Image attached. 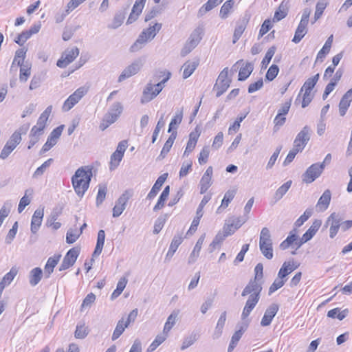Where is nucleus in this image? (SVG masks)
I'll list each match as a JSON object with an SVG mask.
<instances>
[{
  "label": "nucleus",
  "mask_w": 352,
  "mask_h": 352,
  "mask_svg": "<svg viewBox=\"0 0 352 352\" xmlns=\"http://www.w3.org/2000/svg\"><path fill=\"white\" fill-rule=\"evenodd\" d=\"M261 283L251 279L243 289L241 296L245 297L250 295L241 314V320L248 318L252 311L254 309L260 299L262 291Z\"/></svg>",
  "instance_id": "1"
},
{
  "label": "nucleus",
  "mask_w": 352,
  "mask_h": 352,
  "mask_svg": "<svg viewBox=\"0 0 352 352\" xmlns=\"http://www.w3.org/2000/svg\"><path fill=\"white\" fill-rule=\"evenodd\" d=\"M92 177V169L89 166L78 168L72 177V183L75 192L82 197L89 186Z\"/></svg>",
  "instance_id": "2"
},
{
  "label": "nucleus",
  "mask_w": 352,
  "mask_h": 352,
  "mask_svg": "<svg viewBox=\"0 0 352 352\" xmlns=\"http://www.w3.org/2000/svg\"><path fill=\"white\" fill-rule=\"evenodd\" d=\"M161 28L162 24L155 23L153 25H150L148 28L143 30L135 42L131 46L130 51L135 52L141 50L148 41L155 38Z\"/></svg>",
  "instance_id": "3"
},
{
  "label": "nucleus",
  "mask_w": 352,
  "mask_h": 352,
  "mask_svg": "<svg viewBox=\"0 0 352 352\" xmlns=\"http://www.w3.org/2000/svg\"><path fill=\"white\" fill-rule=\"evenodd\" d=\"M123 111V105L120 102H113L107 112L104 115L100 124L99 128L101 131H104L111 124L117 121Z\"/></svg>",
  "instance_id": "4"
},
{
  "label": "nucleus",
  "mask_w": 352,
  "mask_h": 352,
  "mask_svg": "<svg viewBox=\"0 0 352 352\" xmlns=\"http://www.w3.org/2000/svg\"><path fill=\"white\" fill-rule=\"evenodd\" d=\"M259 248L263 255L267 259L273 258L272 240L270 230L265 227L262 228L259 238Z\"/></svg>",
  "instance_id": "5"
},
{
  "label": "nucleus",
  "mask_w": 352,
  "mask_h": 352,
  "mask_svg": "<svg viewBox=\"0 0 352 352\" xmlns=\"http://www.w3.org/2000/svg\"><path fill=\"white\" fill-rule=\"evenodd\" d=\"M311 10L308 8L303 9L301 20L296 30L292 41L298 43L307 32V24L309 22Z\"/></svg>",
  "instance_id": "6"
},
{
  "label": "nucleus",
  "mask_w": 352,
  "mask_h": 352,
  "mask_svg": "<svg viewBox=\"0 0 352 352\" xmlns=\"http://www.w3.org/2000/svg\"><path fill=\"white\" fill-rule=\"evenodd\" d=\"M201 31L200 29H195L190 35L184 47L181 50V56L184 57L188 54L201 40Z\"/></svg>",
  "instance_id": "7"
},
{
  "label": "nucleus",
  "mask_w": 352,
  "mask_h": 352,
  "mask_svg": "<svg viewBox=\"0 0 352 352\" xmlns=\"http://www.w3.org/2000/svg\"><path fill=\"white\" fill-rule=\"evenodd\" d=\"M88 88L80 87L77 89L65 101L62 109L63 111H69L79 100L87 93Z\"/></svg>",
  "instance_id": "8"
},
{
  "label": "nucleus",
  "mask_w": 352,
  "mask_h": 352,
  "mask_svg": "<svg viewBox=\"0 0 352 352\" xmlns=\"http://www.w3.org/2000/svg\"><path fill=\"white\" fill-rule=\"evenodd\" d=\"M324 169V164H313L302 175V181L307 184L313 182L316 179L320 177Z\"/></svg>",
  "instance_id": "9"
},
{
  "label": "nucleus",
  "mask_w": 352,
  "mask_h": 352,
  "mask_svg": "<svg viewBox=\"0 0 352 352\" xmlns=\"http://www.w3.org/2000/svg\"><path fill=\"white\" fill-rule=\"evenodd\" d=\"M310 128L308 126H305L297 134L293 146L302 151L310 140Z\"/></svg>",
  "instance_id": "10"
},
{
  "label": "nucleus",
  "mask_w": 352,
  "mask_h": 352,
  "mask_svg": "<svg viewBox=\"0 0 352 352\" xmlns=\"http://www.w3.org/2000/svg\"><path fill=\"white\" fill-rule=\"evenodd\" d=\"M242 65L239 69L238 80L239 81H243L246 80L253 72L254 65L250 62H246L245 63H244L243 60H239L232 66V69L236 71V65Z\"/></svg>",
  "instance_id": "11"
},
{
  "label": "nucleus",
  "mask_w": 352,
  "mask_h": 352,
  "mask_svg": "<svg viewBox=\"0 0 352 352\" xmlns=\"http://www.w3.org/2000/svg\"><path fill=\"white\" fill-rule=\"evenodd\" d=\"M79 54V50L74 47L70 50H67L63 54L61 58L57 61L56 65L60 68L66 67L71 63Z\"/></svg>",
  "instance_id": "12"
},
{
  "label": "nucleus",
  "mask_w": 352,
  "mask_h": 352,
  "mask_svg": "<svg viewBox=\"0 0 352 352\" xmlns=\"http://www.w3.org/2000/svg\"><path fill=\"white\" fill-rule=\"evenodd\" d=\"M143 62L141 59H138L133 62L122 71L118 77V82H122L126 78L136 74L140 71Z\"/></svg>",
  "instance_id": "13"
},
{
  "label": "nucleus",
  "mask_w": 352,
  "mask_h": 352,
  "mask_svg": "<svg viewBox=\"0 0 352 352\" xmlns=\"http://www.w3.org/2000/svg\"><path fill=\"white\" fill-rule=\"evenodd\" d=\"M80 253V250L78 248H73L70 249L63 258V260L59 267V270H65L72 267L76 262Z\"/></svg>",
  "instance_id": "14"
},
{
  "label": "nucleus",
  "mask_w": 352,
  "mask_h": 352,
  "mask_svg": "<svg viewBox=\"0 0 352 352\" xmlns=\"http://www.w3.org/2000/svg\"><path fill=\"white\" fill-rule=\"evenodd\" d=\"M242 320L243 322L240 324L239 329L236 331L232 336L231 341L228 348V352H232L236 346L239 341L242 337V335L246 331L249 325V320L247 318Z\"/></svg>",
  "instance_id": "15"
},
{
  "label": "nucleus",
  "mask_w": 352,
  "mask_h": 352,
  "mask_svg": "<svg viewBox=\"0 0 352 352\" xmlns=\"http://www.w3.org/2000/svg\"><path fill=\"white\" fill-rule=\"evenodd\" d=\"M131 197V194L129 191L123 192L116 202V205L113 208V217H118L123 211L125 210L126 204Z\"/></svg>",
  "instance_id": "16"
},
{
  "label": "nucleus",
  "mask_w": 352,
  "mask_h": 352,
  "mask_svg": "<svg viewBox=\"0 0 352 352\" xmlns=\"http://www.w3.org/2000/svg\"><path fill=\"white\" fill-rule=\"evenodd\" d=\"M341 221H342V219L339 217V214H336V212H333L327 218L325 226H328L329 225H330V228H329L330 238L333 239L336 236V234L338 232V230L341 226Z\"/></svg>",
  "instance_id": "17"
},
{
  "label": "nucleus",
  "mask_w": 352,
  "mask_h": 352,
  "mask_svg": "<svg viewBox=\"0 0 352 352\" xmlns=\"http://www.w3.org/2000/svg\"><path fill=\"white\" fill-rule=\"evenodd\" d=\"M250 16L245 15L242 19H239L236 23L234 31L232 43L234 44L240 38L242 34L245 31L248 24Z\"/></svg>",
  "instance_id": "18"
},
{
  "label": "nucleus",
  "mask_w": 352,
  "mask_h": 352,
  "mask_svg": "<svg viewBox=\"0 0 352 352\" xmlns=\"http://www.w3.org/2000/svg\"><path fill=\"white\" fill-rule=\"evenodd\" d=\"M278 311V305L273 303L270 305L265 311L264 316L261 321L262 327H266L271 324L272 319Z\"/></svg>",
  "instance_id": "19"
},
{
  "label": "nucleus",
  "mask_w": 352,
  "mask_h": 352,
  "mask_svg": "<svg viewBox=\"0 0 352 352\" xmlns=\"http://www.w3.org/2000/svg\"><path fill=\"white\" fill-rule=\"evenodd\" d=\"M213 173V169L212 166L208 167L206 172L203 175L200 182H199V186H200V193L204 194L205 193L208 189L212 185V176Z\"/></svg>",
  "instance_id": "20"
},
{
  "label": "nucleus",
  "mask_w": 352,
  "mask_h": 352,
  "mask_svg": "<svg viewBox=\"0 0 352 352\" xmlns=\"http://www.w3.org/2000/svg\"><path fill=\"white\" fill-rule=\"evenodd\" d=\"M44 215V208L36 209L32 217L31 220V232L33 234H35L38 230Z\"/></svg>",
  "instance_id": "21"
},
{
  "label": "nucleus",
  "mask_w": 352,
  "mask_h": 352,
  "mask_svg": "<svg viewBox=\"0 0 352 352\" xmlns=\"http://www.w3.org/2000/svg\"><path fill=\"white\" fill-rule=\"evenodd\" d=\"M299 266L293 260L285 261L278 271V276L280 278L287 279V276L294 272Z\"/></svg>",
  "instance_id": "22"
},
{
  "label": "nucleus",
  "mask_w": 352,
  "mask_h": 352,
  "mask_svg": "<svg viewBox=\"0 0 352 352\" xmlns=\"http://www.w3.org/2000/svg\"><path fill=\"white\" fill-rule=\"evenodd\" d=\"M351 102L352 89H350L344 94L339 103V113L341 116H344L346 114Z\"/></svg>",
  "instance_id": "23"
},
{
  "label": "nucleus",
  "mask_w": 352,
  "mask_h": 352,
  "mask_svg": "<svg viewBox=\"0 0 352 352\" xmlns=\"http://www.w3.org/2000/svg\"><path fill=\"white\" fill-rule=\"evenodd\" d=\"M156 96L157 94L153 89V84L152 82H148L143 89L140 102L142 104H146L153 100Z\"/></svg>",
  "instance_id": "24"
},
{
  "label": "nucleus",
  "mask_w": 352,
  "mask_h": 352,
  "mask_svg": "<svg viewBox=\"0 0 352 352\" xmlns=\"http://www.w3.org/2000/svg\"><path fill=\"white\" fill-rule=\"evenodd\" d=\"M206 238V234H203L200 236L199 239L197 240L193 250L192 251L191 254H190L188 260V263L189 264H192L195 263L197 258L199 257V252L201 250L202 245L204 243V241Z\"/></svg>",
  "instance_id": "25"
},
{
  "label": "nucleus",
  "mask_w": 352,
  "mask_h": 352,
  "mask_svg": "<svg viewBox=\"0 0 352 352\" xmlns=\"http://www.w3.org/2000/svg\"><path fill=\"white\" fill-rule=\"evenodd\" d=\"M288 9L289 1H283L275 12L273 20L274 21H279L284 19L287 14Z\"/></svg>",
  "instance_id": "26"
},
{
  "label": "nucleus",
  "mask_w": 352,
  "mask_h": 352,
  "mask_svg": "<svg viewBox=\"0 0 352 352\" xmlns=\"http://www.w3.org/2000/svg\"><path fill=\"white\" fill-rule=\"evenodd\" d=\"M226 317H227V313L226 311H224L223 312L221 313V314L217 321L214 333L212 334V338L214 340H217V339L221 337V336L222 335L223 329V327L225 325V322L226 320Z\"/></svg>",
  "instance_id": "27"
},
{
  "label": "nucleus",
  "mask_w": 352,
  "mask_h": 352,
  "mask_svg": "<svg viewBox=\"0 0 352 352\" xmlns=\"http://www.w3.org/2000/svg\"><path fill=\"white\" fill-rule=\"evenodd\" d=\"M183 241V238L182 235H175L170 245L169 250L166 255V260L170 261V258L174 255L175 252H176L177 249L178 248L179 245L182 243Z\"/></svg>",
  "instance_id": "28"
},
{
  "label": "nucleus",
  "mask_w": 352,
  "mask_h": 352,
  "mask_svg": "<svg viewBox=\"0 0 352 352\" xmlns=\"http://www.w3.org/2000/svg\"><path fill=\"white\" fill-rule=\"evenodd\" d=\"M60 255L50 257L45 266L44 274L45 278H48L53 272L54 267L58 264Z\"/></svg>",
  "instance_id": "29"
},
{
  "label": "nucleus",
  "mask_w": 352,
  "mask_h": 352,
  "mask_svg": "<svg viewBox=\"0 0 352 352\" xmlns=\"http://www.w3.org/2000/svg\"><path fill=\"white\" fill-rule=\"evenodd\" d=\"M179 311L174 310L170 316L168 317L167 320L164 324L163 333L164 334L168 335V332L171 330L173 326L175 324Z\"/></svg>",
  "instance_id": "30"
},
{
  "label": "nucleus",
  "mask_w": 352,
  "mask_h": 352,
  "mask_svg": "<svg viewBox=\"0 0 352 352\" xmlns=\"http://www.w3.org/2000/svg\"><path fill=\"white\" fill-rule=\"evenodd\" d=\"M331 193L329 190H326L322 195V196L318 199V201L317 203V207L320 208V210L324 211L325 210L331 201Z\"/></svg>",
  "instance_id": "31"
},
{
  "label": "nucleus",
  "mask_w": 352,
  "mask_h": 352,
  "mask_svg": "<svg viewBox=\"0 0 352 352\" xmlns=\"http://www.w3.org/2000/svg\"><path fill=\"white\" fill-rule=\"evenodd\" d=\"M43 271L40 267L33 268L29 276V283L32 286H36L41 280Z\"/></svg>",
  "instance_id": "32"
},
{
  "label": "nucleus",
  "mask_w": 352,
  "mask_h": 352,
  "mask_svg": "<svg viewBox=\"0 0 352 352\" xmlns=\"http://www.w3.org/2000/svg\"><path fill=\"white\" fill-rule=\"evenodd\" d=\"M60 213H61L60 210H58L56 209L54 210L47 220V222H46L47 226L52 227V229L54 230L59 229L61 226V223L59 222H56V221L58 219V217Z\"/></svg>",
  "instance_id": "33"
},
{
  "label": "nucleus",
  "mask_w": 352,
  "mask_h": 352,
  "mask_svg": "<svg viewBox=\"0 0 352 352\" xmlns=\"http://www.w3.org/2000/svg\"><path fill=\"white\" fill-rule=\"evenodd\" d=\"M198 65V61H186L182 67V69H184L183 78L186 79L190 76L197 67Z\"/></svg>",
  "instance_id": "34"
},
{
  "label": "nucleus",
  "mask_w": 352,
  "mask_h": 352,
  "mask_svg": "<svg viewBox=\"0 0 352 352\" xmlns=\"http://www.w3.org/2000/svg\"><path fill=\"white\" fill-rule=\"evenodd\" d=\"M43 131L38 129L36 127L32 128L29 135L30 140L28 142V149H30L39 141L40 137L43 134Z\"/></svg>",
  "instance_id": "35"
},
{
  "label": "nucleus",
  "mask_w": 352,
  "mask_h": 352,
  "mask_svg": "<svg viewBox=\"0 0 352 352\" xmlns=\"http://www.w3.org/2000/svg\"><path fill=\"white\" fill-rule=\"evenodd\" d=\"M333 36L332 34L328 37L322 48L318 52L317 54V60L322 61L326 55L329 52L333 43Z\"/></svg>",
  "instance_id": "36"
},
{
  "label": "nucleus",
  "mask_w": 352,
  "mask_h": 352,
  "mask_svg": "<svg viewBox=\"0 0 352 352\" xmlns=\"http://www.w3.org/2000/svg\"><path fill=\"white\" fill-rule=\"evenodd\" d=\"M169 193H170V186H166L164 188V189L163 190L162 192L161 193L157 204H155V206L153 208L154 211L160 210L164 206L165 201L168 199Z\"/></svg>",
  "instance_id": "37"
},
{
  "label": "nucleus",
  "mask_w": 352,
  "mask_h": 352,
  "mask_svg": "<svg viewBox=\"0 0 352 352\" xmlns=\"http://www.w3.org/2000/svg\"><path fill=\"white\" fill-rule=\"evenodd\" d=\"M230 81H217L216 80V83L213 87V91H216V97L219 98L221 95H223L230 87Z\"/></svg>",
  "instance_id": "38"
},
{
  "label": "nucleus",
  "mask_w": 352,
  "mask_h": 352,
  "mask_svg": "<svg viewBox=\"0 0 352 352\" xmlns=\"http://www.w3.org/2000/svg\"><path fill=\"white\" fill-rule=\"evenodd\" d=\"M292 182L289 180L280 186L274 195V199L275 201H278L282 199V197L286 194L289 188L291 187Z\"/></svg>",
  "instance_id": "39"
},
{
  "label": "nucleus",
  "mask_w": 352,
  "mask_h": 352,
  "mask_svg": "<svg viewBox=\"0 0 352 352\" xmlns=\"http://www.w3.org/2000/svg\"><path fill=\"white\" fill-rule=\"evenodd\" d=\"M144 7L140 6L133 5L129 16L126 21V24H131L135 22L141 14Z\"/></svg>",
  "instance_id": "40"
},
{
  "label": "nucleus",
  "mask_w": 352,
  "mask_h": 352,
  "mask_svg": "<svg viewBox=\"0 0 352 352\" xmlns=\"http://www.w3.org/2000/svg\"><path fill=\"white\" fill-rule=\"evenodd\" d=\"M183 118V110H177L175 113V116L171 120L168 132L170 133L173 129H176L177 126L182 122Z\"/></svg>",
  "instance_id": "41"
},
{
  "label": "nucleus",
  "mask_w": 352,
  "mask_h": 352,
  "mask_svg": "<svg viewBox=\"0 0 352 352\" xmlns=\"http://www.w3.org/2000/svg\"><path fill=\"white\" fill-rule=\"evenodd\" d=\"M127 281L128 280L126 277L120 278L117 284L116 289L111 294V298L112 300L116 298L122 294V292H123L124 289L126 285Z\"/></svg>",
  "instance_id": "42"
},
{
  "label": "nucleus",
  "mask_w": 352,
  "mask_h": 352,
  "mask_svg": "<svg viewBox=\"0 0 352 352\" xmlns=\"http://www.w3.org/2000/svg\"><path fill=\"white\" fill-rule=\"evenodd\" d=\"M234 0L226 1L221 8L219 15L221 19H226L233 8Z\"/></svg>",
  "instance_id": "43"
},
{
  "label": "nucleus",
  "mask_w": 352,
  "mask_h": 352,
  "mask_svg": "<svg viewBox=\"0 0 352 352\" xmlns=\"http://www.w3.org/2000/svg\"><path fill=\"white\" fill-rule=\"evenodd\" d=\"M64 128V125H60L56 129H54L50 134V135L47 138V141L53 144L54 145H56L57 143L58 140L59 139L60 136L62 134L63 130Z\"/></svg>",
  "instance_id": "44"
},
{
  "label": "nucleus",
  "mask_w": 352,
  "mask_h": 352,
  "mask_svg": "<svg viewBox=\"0 0 352 352\" xmlns=\"http://www.w3.org/2000/svg\"><path fill=\"white\" fill-rule=\"evenodd\" d=\"M168 218V214H161L155 221L154 224L153 233L158 234L163 228L165 223Z\"/></svg>",
  "instance_id": "45"
},
{
  "label": "nucleus",
  "mask_w": 352,
  "mask_h": 352,
  "mask_svg": "<svg viewBox=\"0 0 352 352\" xmlns=\"http://www.w3.org/2000/svg\"><path fill=\"white\" fill-rule=\"evenodd\" d=\"M167 336L168 335L164 334V333L162 334L157 335L147 349V351L152 352L155 351L162 343L166 340Z\"/></svg>",
  "instance_id": "46"
},
{
  "label": "nucleus",
  "mask_w": 352,
  "mask_h": 352,
  "mask_svg": "<svg viewBox=\"0 0 352 352\" xmlns=\"http://www.w3.org/2000/svg\"><path fill=\"white\" fill-rule=\"evenodd\" d=\"M319 74H316L311 78H309L304 83L302 87L301 88L300 91H311L312 89L314 87L316 84L317 83L319 79Z\"/></svg>",
  "instance_id": "47"
},
{
  "label": "nucleus",
  "mask_w": 352,
  "mask_h": 352,
  "mask_svg": "<svg viewBox=\"0 0 352 352\" xmlns=\"http://www.w3.org/2000/svg\"><path fill=\"white\" fill-rule=\"evenodd\" d=\"M124 155L119 153L118 152L114 151L111 155V160L109 163V169L113 170L116 169L122 161Z\"/></svg>",
  "instance_id": "48"
},
{
  "label": "nucleus",
  "mask_w": 352,
  "mask_h": 352,
  "mask_svg": "<svg viewBox=\"0 0 352 352\" xmlns=\"http://www.w3.org/2000/svg\"><path fill=\"white\" fill-rule=\"evenodd\" d=\"M276 48L275 46H272L267 50L265 57L263 58V59L261 61V67L263 69L267 68V67L269 65V63H270L272 57L274 56V55L276 52Z\"/></svg>",
  "instance_id": "49"
},
{
  "label": "nucleus",
  "mask_w": 352,
  "mask_h": 352,
  "mask_svg": "<svg viewBox=\"0 0 352 352\" xmlns=\"http://www.w3.org/2000/svg\"><path fill=\"white\" fill-rule=\"evenodd\" d=\"M327 6V3L324 1H319L316 6V11L314 14V20L312 21V23H314L316 21H318L322 16L324 9Z\"/></svg>",
  "instance_id": "50"
},
{
  "label": "nucleus",
  "mask_w": 352,
  "mask_h": 352,
  "mask_svg": "<svg viewBox=\"0 0 352 352\" xmlns=\"http://www.w3.org/2000/svg\"><path fill=\"white\" fill-rule=\"evenodd\" d=\"M126 327H125V324L124 323V318L120 320L118 322L116 329L113 333L112 340H117L122 334Z\"/></svg>",
  "instance_id": "51"
},
{
  "label": "nucleus",
  "mask_w": 352,
  "mask_h": 352,
  "mask_svg": "<svg viewBox=\"0 0 352 352\" xmlns=\"http://www.w3.org/2000/svg\"><path fill=\"white\" fill-rule=\"evenodd\" d=\"M88 333V329L85 324H77L74 332V337L76 339H84Z\"/></svg>",
  "instance_id": "52"
},
{
  "label": "nucleus",
  "mask_w": 352,
  "mask_h": 352,
  "mask_svg": "<svg viewBox=\"0 0 352 352\" xmlns=\"http://www.w3.org/2000/svg\"><path fill=\"white\" fill-rule=\"evenodd\" d=\"M297 235L296 233H293L291 232L289 235L280 244V248L281 250L287 249L292 243H294L297 240Z\"/></svg>",
  "instance_id": "53"
},
{
  "label": "nucleus",
  "mask_w": 352,
  "mask_h": 352,
  "mask_svg": "<svg viewBox=\"0 0 352 352\" xmlns=\"http://www.w3.org/2000/svg\"><path fill=\"white\" fill-rule=\"evenodd\" d=\"M18 273V270L15 267H12L9 272L6 274L3 278L1 279L2 282L6 284V285H9L14 277L16 276Z\"/></svg>",
  "instance_id": "54"
},
{
  "label": "nucleus",
  "mask_w": 352,
  "mask_h": 352,
  "mask_svg": "<svg viewBox=\"0 0 352 352\" xmlns=\"http://www.w3.org/2000/svg\"><path fill=\"white\" fill-rule=\"evenodd\" d=\"M16 146L10 143L8 141L4 145L3 149L0 153V158L1 160H6L10 154L15 149Z\"/></svg>",
  "instance_id": "55"
},
{
  "label": "nucleus",
  "mask_w": 352,
  "mask_h": 352,
  "mask_svg": "<svg viewBox=\"0 0 352 352\" xmlns=\"http://www.w3.org/2000/svg\"><path fill=\"white\" fill-rule=\"evenodd\" d=\"M235 195V191L234 190H228L223 197V199L221 201V206L218 208V211L221 209V208H226L228 207V204L232 201V200L234 199Z\"/></svg>",
  "instance_id": "56"
},
{
  "label": "nucleus",
  "mask_w": 352,
  "mask_h": 352,
  "mask_svg": "<svg viewBox=\"0 0 352 352\" xmlns=\"http://www.w3.org/2000/svg\"><path fill=\"white\" fill-rule=\"evenodd\" d=\"M26 52L27 50H25L24 48H21L16 51L12 67H13L14 65L16 63V58H21L18 61V66H22V65L23 64L24 59L25 58Z\"/></svg>",
  "instance_id": "57"
},
{
  "label": "nucleus",
  "mask_w": 352,
  "mask_h": 352,
  "mask_svg": "<svg viewBox=\"0 0 352 352\" xmlns=\"http://www.w3.org/2000/svg\"><path fill=\"white\" fill-rule=\"evenodd\" d=\"M222 0H208L199 10V13L203 14L216 7Z\"/></svg>",
  "instance_id": "58"
},
{
  "label": "nucleus",
  "mask_w": 352,
  "mask_h": 352,
  "mask_svg": "<svg viewBox=\"0 0 352 352\" xmlns=\"http://www.w3.org/2000/svg\"><path fill=\"white\" fill-rule=\"evenodd\" d=\"M286 280L287 279L280 278L278 276L269 288V295H271L272 293L281 288Z\"/></svg>",
  "instance_id": "59"
},
{
  "label": "nucleus",
  "mask_w": 352,
  "mask_h": 352,
  "mask_svg": "<svg viewBox=\"0 0 352 352\" xmlns=\"http://www.w3.org/2000/svg\"><path fill=\"white\" fill-rule=\"evenodd\" d=\"M279 72V68L276 65H272L268 69L265 78L268 81H272L278 75Z\"/></svg>",
  "instance_id": "60"
},
{
  "label": "nucleus",
  "mask_w": 352,
  "mask_h": 352,
  "mask_svg": "<svg viewBox=\"0 0 352 352\" xmlns=\"http://www.w3.org/2000/svg\"><path fill=\"white\" fill-rule=\"evenodd\" d=\"M96 300V296L93 293H90L87 295L82 301L81 305L80 311H83L87 307H90L91 304L94 302Z\"/></svg>",
  "instance_id": "61"
},
{
  "label": "nucleus",
  "mask_w": 352,
  "mask_h": 352,
  "mask_svg": "<svg viewBox=\"0 0 352 352\" xmlns=\"http://www.w3.org/2000/svg\"><path fill=\"white\" fill-rule=\"evenodd\" d=\"M17 230H18V222L16 221L14 223V225L12 226V228L9 230V232L6 237L5 242L7 244H10L12 243V241H13V239H14V237L16 234Z\"/></svg>",
  "instance_id": "62"
},
{
  "label": "nucleus",
  "mask_w": 352,
  "mask_h": 352,
  "mask_svg": "<svg viewBox=\"0 0 352 352\" xmlns=\"http://www.w3.org/2000/svg\"><path fill=\"white\" fill-rule=\"evenodd\" d=\"M125 19L124 13H118L115 15L111 28L116 29L120 27Z\"/></svg>",
  "instance_id": "63"
},
{
  "label": "nucleus",
  "mask_w": 352,
  "mask_h": 352,
  "mask_svg": "<svg viewBox=\"0 0 352 352\" xmlns=\"http://www.w3.org/2000/svg\"><path fill=\"white\" fill-rule=\"evenodd\" d=\"M312 215L311 210H306L304 213L296 221L295 226L296 227L301 226Z\"/></svg>",
  "instance_id": "64"
}]
</instances>
